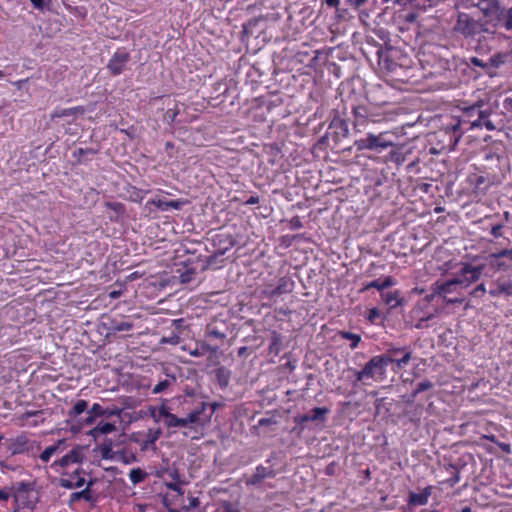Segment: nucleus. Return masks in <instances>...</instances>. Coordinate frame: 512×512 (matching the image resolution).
Wrapping results in <instances>:
<instances>
[{"instance_id":"2","label":"nucleus","mask_w":512,"mask_h":512,"mask_svg":"<svg viewBox=\"0 0 512 512\" xmlns=\"http://www.w3.org/2000/svg\"><path fill=\"white\" fill-rule=\"evenodd\" d=\"M484 106V102L480 100L473 105L463 108L462 120H459L456 124L451 126L453 132V146H455L462 137V132H460L462 122L470 124L471 128L481 127L482 119H486L490 116L491 110L483 109Z\"/></svg>"},{"instance_id":"11","label":"nucleus","mask_w":512,"mask_h":512,"mask_svg":"<svg viewBox=\"0 0 512 512\" xmlns=\"http://www.w3.org/2000/svg\"><path fill=\"white\" fill-rule=\"evenodd\" d=\"M484 270V265L472 266L471 264H464L459 271L458 277L464 280L462 284L464 287L469 286L471 283L476 282Z\"/></svg>"},{"instance_id":"49","label":"nucleus","mask_w":512,"mask_h":512,"mask_svg":"<svg viewBox=\"0 0 512 512\" xmlns=\"http://www.w3.org/2000/svg\"><path fill=\"white\" fill-rule=\"evenodd\" d=\"M507 9L502 7V6H499V9L494 12V15L495 16V24L494 26L497 27L498 25H501L502 26V23L505 21V13H506Z\"/></svg>"},{"instance_id":"47","label":"nucleus","mask_w":512,"mask_h":512,"mask_svg":"<svg viewBox=\"0 0 512 512\" xmlns=\"http://www.w3.org/2000/svg\"><path fill=\"white\" fill-rule=\"evenodd\" d=\"M97 153H98V150H96L94 148H77L73 152V157L78 158L80 160V157H82L84 155H88V154L95 155Z\"/></svg>"},{"instance_id":"20","label":"nucleus","mask_w":512,"mask_h":512,"mask_svg":"<svg viewBox=\"0 0 512 512\" xmlns=\"http://www.w3.org/2000/svg\"><path fill=\"white\" fill-rule=\"evenodd\" d=\"M431 491L432 487L428 486L418 493L410 492L408 497V504L410 506L426 505L431 495Z\"/></svg>"},{"instance_id":"51","label":"nucleus","mask_w":512,"mask_h":512,"mask_svg":"<svg viewBox=\"0 0 512 512\" xmlns=\"http://www.w3.org/2000/svg\"><path fill=\"white\" fill-rule=\"evenodd\" d=\"M502 27H504L507 31H512V7L508 8L505 13V21L502 23Z\"/></svg>"},{"instance_id":"54","label":"nucleus","mask_w":512,"mask_h":512,"mask_svg":"<svg viewBox=\"0 0 512 512\" xmlns=\"http://www.w3.org/2000/svg\"><path fill=\"white\" fill-rule=\"evenodd\" d=\"M449 468L453 469L454 473L448 479V483L450 484V486H454L460 481V473H459L458 469L452 464L449 465Z\"/></svg>"},{"instance_id":"27","label":"nucleus","mask_w":512,"mask_h":512,"mask_svg":"<svg viewBox=\"0 0 512 512\" xmlns=\"http://www.w3.org/2000/svg\"><path fill=\"white\" fill-rule=\"evenodd\" d=\"M489 294L492 297H497L501 294H505L507 296L512 295V281L498 282L494 289L489 290Z\"/></svg>"},{"instance_id":"16","label":"nucleus","mask_w":512,"mask_h":512,"mask_svg":"<svg viewBox=\"0 0 512 512\" xmlns=\"http://www.w3.org/2000/svg\"><path fill=\"white\" fill-rule=\"evenodd\" d=\"M381 137L382 132H380L378 135L369 132L365 138L356 142L358 149L376 150L378 148H384V141Z\"/></svg>"},{"instance_id":"3","label":"nucleus","mask_w":512,"mask_h":512,"mask_svg":"<svg viewBox=\"0 0 512 512\" xmlns=\"http://www.w3.org/2000/svg\"><path fill=\"white\" fill-rule=\"evenodd\" d=\"M488 22L474 19L471 15L465 12H459L456 22L453 26V31L462 35L464 38H474L477 34L492 33L488 26Z\"/></svg>"},{"instance_id":"8","label":"nucleus","mask_w":512,"mask_h":512,"mask_svg":"<svg viewBox=\"0 0 512 512\" xmlns=\"http://www.w3.org/2000/svg\"><path fill=\"white\" fill-rule=\"evenodd\" d=\"M187 203L186 200H167L159 197L152 198L146 202L145 207L150 209V206H154L160 211H169L171 209L180 210Z\"/></svg>"},{"instance_id":"24","label":"nucleus","mask_w":512,"mask_h":512,"mask_svg":"<svg viewBox=\"0 0 512 512\" xmlns=\"http://www.w3.org/2000/svg\"><path fill=\"white\" fill-rule=\"evenodd\" d=\"M158 415L164 419V423L168 428L178 427V419L176 415L169 412V408L166 405H161L158 408Z\"/></svg>"},{"instance_id":"1","label":"nucleus","mask_w":512,"mask_h":512,"mask_svg":"<svg viewBox=\"0 0 512 512\" xmlns=\"http://www.w3.org/2000/svg\"><path fill=\"white\" fill-rule=\"evenodd\" d=\"M381 85L372 86L366 92V104L352 106L353 126L360 130L368 123H380L384 120V101Z\"/></svg>"},{"instance_id":"61","label":"nucleus","mask_w":512,"mask_h":512,"mask_svg":"<svg viewBox=\"0 0 512 512\" xmlns=\"http://www.w3.org/2000/svg\"><path fill=\"white\" fill-rule=\"evenodd\" d=\"M105 414L103 416L110 417V416H119L122 412V410L116 406L112 408H105L104 409Z\"/></svg>"},{"instance_id":"64","label":"nucleus","mask_w":512,"mask_h":512,"mask_svg":"<svg viewBox=\"0 0 512 512\" xmlns=\"http://www.w3.org/2000/svg\"><path fill=\"white\" fill-rule=\"evenodd\" d=\"M261 295L268 299H273L276 296H279V293L274 292V288H266L261 291Z\"/></svg>"},{"instance_id":"10","label":"nucleus","mask_w":512,"mask_h":512,"mask_svg":"<svg viewBox=\"0 0 512 512\" xmlns=\"http://www.w3.org/2000/svg\"><path fill=\"white\" fill-rule=\"evenodd\" d=\"M330 412L327 407H315L309 413L298 415L294 417V422L297 425H303L306 422H325L326 415Z\"/></svg>"},{"instance_id":"46","label":"nucleus","mask_w":512,"mask_h":512,"mask_svg":"<svg viewBox=\"0 0 512 512\" xmlns=\"http://www.w3.org/2000/svg\"><path fill=\"white\" fill-rule=\"evenodd\" d=\"M216 377L221 386H227L228 379H229V372L224 367H220L216 370Z\"/></svg>"},{"instance_id":"18","label":"nucleus","mask_w":512,"mask_h":512,"mask_svg":"<svg viewBox=\"0 0 512 512\" xmlns=\"http://www.w3.org/2000/svg\"><path fill=\"white\" fill-rule=\"evenodd\" d=\"M406 303L407 299L400 290L386 291V307L389 310L402 308Z\"/></svg>"},{"instance_id":"29","label":"nucleus","mask_w":512,"mask_h":512,"mask_svg":"<svg viewBox=\"0 0 512 512\" xmlns=\"http://www.w3.org/2000/svg\"><path fill=\"white\" fill-rule=\"evenodd\" d=\"M265 479L264 466L258 465L254 473L245 479L246 486H257Z\"/></svg>"},{"instance_id":"53","label":"nucleus","mask_w":512,"mask_h":512,"mask_svg":"<svg viewBox=\"0 0 512 512\" xmlns=\"http://www.w3.org/2000/svg\"><path fill=\"white\" fill-rule=\"evenodd\" d=\"M104 409L99 403H94L89 410L90 414H93L96 418L101 417L105 414Z\"/></svg>"},{"instance_id":"21","label":"nucleus","mask_w":512,"mask_h":512,"mask_svg":"<svg viewBox=\"0 0 512 512\" xmlns=\"http://www.w3.org/2000/svg\"><path fill=\"white\" fill-rule=\"evenodd\" d=\"M485 17H492L494 12L499 9L500 0H478L475 4Z\"/></svg>"},{"instance_id":"59","label":"nucleus","mask_w":512,"mask_h":512,"mask_svg":"<svg viewBox=\"0 0 512 512\" xmlns=\"http://www.w3.org/2000/svg\"><path fill=\"white\" fill-rule=\"evenodd\" d=\"M485 293H486V288L483 283L479 284L471 291V295L473 297H480V296L484 295Z\"/></svg>"},{"instance_id":"41","label":"nucleus","mask_w":512,"mask_h":512,"mask_svg":"<svg viewBox=\"0 0 512 512\" xmlns=\"http://www.w3.org/2000/svg\"><path fill=\"white\" fill-rule=\"evenodd\" d=\"M340 336H341L342 339L350 340L351 341V343H350V348L351 349L357 348L358 344L361 341L360 335L352 333V332H349V331H341L340 332Z\"/></svg>"},{"instance_id":"26","label":"nucleus","mask_w":512,"mask_h":512,"mask_svg":"<svg viewBox=\"0 0 512 512\" xmlns=\"http://www.w3.org/2000/svg\"><path fill=\"white\" fill-rule=\"evenodd\" d=\"M99 449L102 459L115 461L116 451L113 450V441L111 439H105Z\"/></svg>"},{"instance_id":"15","label":"nucleus","mask_w":512,"mask_h":512,"mask_svg":"<svg viewBox=\"0 0 512 512\" xmlns=\"http://www.w3.org/2000/svg\"><path fill=\"white\" fill-rule=\"evenodd\" d=\"M325 4L330 8H335L339 18L347 19L350 12L354 11L353 0H325Z\"/></svg>"},{"instance_id":"6","label":"nucleus","mask_w":512,"mask_h":512,"mask_svg":"<svg viewBox=\"0 0 512 512\" xmlns=\"http://www.w3.org/2000/svg\"><path fill=\"white\" fill-rule=\"evenodd\" d=\"M384 9L379 8L378 10H370L368 12H362L361 18L370 26L375 35L380 39L384 40V27L381 26L383 22Z\"/></svg>"},{"instance_id":"42","label":"nucleus","mask_w":512,"mask_h":512,"mask_svg":"<svg viewBox=\"0 0 512 512\" xmlns=\"http://www.w3.org/2000/svg\"><path fill=\"white\" fill-rule=\"evenodd\" d=\"M146 473L140 468L131 469L129 472L130 481L136 485L144 481Z\"/></svg>"},{"instance_id":"58","label":"nucleus","mask_w":512,"mask_h":512,"mask_svg":"<svg viewBox=\"0 0 512 512\" xmlns=\"http://www.w3.org/2000/svg\"><path fill=\"white\" fill-rule=\"evenodd\" d=\"M167 488L171 491H174L176 492L177 494H180L182 495L183 494V490L181 488V481H177V482H169L166 484Z\"/></svg>"},{"instance_id":"43","label":"nucleus","mask_w":512,"mask_h":512,"mask_svg":"<svg viewBox=\"0 0 512 512\" xmlns=\"http://www.w3.org/2000/svg\"><path fill=\"white\" fill-rule=\"evenodd\" d=\"M175 377L171 376V378H166L164 380L159 381L153 388V394H160L164 392L173 382H175Z\"/></svg>"},{"instance_id":"33","label":"nucleus","mask_w":512,"mask_h":512,"mask_svg":"<svg viewBox=\"0 0 512 512\" xmlns=\"http://www.w3.org/2000/svg\"><path fill=\"white\" fill-rule=\"evenodd\" d=\"M218 350V346H211L206 343L200 344L199 347H196L195 349L191 350L189 354L194 357H200L207 353L213 354L216 353Z\"/></svg>"},{"instance_id":"60","label":"nucleus","mask_w":512,"mask_h":512,"mask_svg":"<svg viewBox=\"0 0 512 512\" xmlns=\"http://www.w3.org/2000/svg\"><path fill=\"white\" fill-rule=\"evenodd\" d=\"M18 468L19 466L11 465L6 460L0 458V469L2 470V472H4L5 470L17 471Z\"/></svg>"},{"instance_id":"38","label":"nucleus","mask_w":512,"mask_h":512,"mask_svg":"<svg viewBox=\"0 0 512 512\" xmlns=\"http://www.w3.org/2000/svg\"><path fill=\"white\" fill-rule=\"evenodd\" d=\"M366 319L372 324H382L384 322V316H382L381 311L376 307H373L368 310Z\"/></svg>"},{"instance_id":"48","label":"nucleus","mask_w":512,"mask_h":512,"mask_svg":"<svg viewBox=\"0 0 512 512\" xmlns=\"http://www.w3.org/2000/svg\"><path fill=\"white\" fill-rule=\"evenodd\" d=\"M367 42L370 44V43H373V45L376 47V57H377V64L379 66H381V61H382V56H383V53H384V48L383 46L381 45H378L376 43L375 40H373L370 36L367 38Z\"/></svg>"},{"instance_id":"56","label":"nucleus","mask_w":512,"mask_h":512,"mask_svg":"<svg viewBox=\"0 0 512 512\" xmlns=\"http://www.w3.org/2000/svg\"><path fill=\"white\" fill-rule=\"evenodd\" d=\"M432 386H433V384L430 381H428V380L422 381L417 384L414 394H418L423 391L429 390L432 388Z\"/></svg>"},{"instance_id":"39","label":"nucleus","mask_w":512,"mask_h":512,"mask_svg":"<svg viewBox=\"0 0 512 512\" xmlns=\"http://www.w3.org/2000/svg\"><path fill=\"white\" fill-rule=\"evenodd\" d=\"M371 288H375L379 291L380 296L384 297V280L381 278L375 279L373 281H370L368 283H365L361 289V291H366Z\"/></svg>"},{"instance_id":"55","label":"nucleus","mask_w":512,"mask_h":512,"mask_svg":"<svg viewBox=\"0 0 512 512\" xmlns=\"http://www.w3.org/2000/svg\"><path fill=\"white\" fill-rule=\"evenodd\" d=\"M503 227H504V224H502V223H498V224L492 225L491 229H490V234L494 238L502 237V229H503Z\"/></svg>"},{"instance_id":"19","label":"nucleus","mask_w":512,"mask_h":512,"mask_svg":"<svg viewBox=\"0 0 512 512\" xmlns=\"http://www.w3.org/2000/svg\"><path fill=\"white\" fill-rule=\"evenodd\" d=\"M82 470L76 469L71 475L70 479L61 478L59 485L65 489H73L82 487L85 484V478L81 477Z\"/></svg>"},{"instance_id":"34","label":"nucleus","mask_w":512,"mask_h":512,"mask_svg":"<svg viewBox=\"0 0 512 512\" xmlns=\"http://www.w3.org/2000/svg\"><path fill=\"white\" fill-rule=\"evenodd\" d=\"M88 411V402L84 399H79L73 405L72 409L69 411L68 415L70 418H76L84 412Z\"/></svg>"},{"instance_id":"14","label":"nucleus","mask_w":512,"mask_h":512,"mask_svg":"<svg viewBox=\"0 0 512 512\" xmlns=\"http://www.w3.org/2000/svg\"><path fill=\"white\" fill-rule=\"evenodd\" d=\"M221 243H224L225 245L219 246L212 255L208 256L205 259L204 264L202 265V270L212 268L214 264L217 262L218 258L223 256L226 253V251L231 249L235 244L234 240L231 237H227L224 241L219 239V244Z\"/></svg>"},{"instance_id":"40","label":"nucleus","mask_w":512,"mask_h":512,"mask_svg":"<svg viewBox=\"0 0 512 512\" xmlns=\"http://www.w3.org/2000/svg\"><path fill=\"white\" fill-rule=\"evenodd\" d=\"M178 273L180 282L186 284L194 280L196 271L194 268H185L183 271L178 269Z\"/></svg>"},{"instance_id":"52","label":"nucleus","mask_w":512,"mask_h":512,"mask_svg":"<svg viewBox=\"0 0 512 512\" xmlns=\"http://www.w3.org/2000/svg\"><path fill=\"white\" fill-rule=\"evenodd\" d=\"M488 187H489V184H487V179L485 176L479 175L476 177L475 189L486 190Z\"/></svg>"},{"instance_id":"9","label":"nucleus","mask_w":512,"mask_h":512,"mask_svg":"<svg viewBox=\"0 0 512 512\" xmlns=\"http://www.w3.org/2000/svg\"><path fill=\"white\" fill-rule=\"evenodd\" d=\"M464 283V280L460 277H455L451 280L447 281H436L432 284L431 290L434 291V294H437V296H440L443 298V300L446 297L447 294H450L455 291L456 286L462 285Z\"/></svg>"},{"instance_id":"36","label":"nucleus","mask_w":512,"mask_h":512,"mask_svg":"<svg viewBox=\"0 0 512 512\" xmlns=\"http://www.w3.org/2000/svg\"><path fill=\"white\" fill-rule=\"evenodd\" d=\"M133 328V323L128 321L112 320L109 326V330L113 333L130 331Z\"/></svg>"},{"instance_id":"25","label":"nucleus","mask_w":512,"mask_h":512,"mask_svg":"<svg viewBox=\"0 0 512 512\" xmlns=\"http://www.w3.org/2000/svg\"><path fill=\"white\" fill-rule=\"evenodd\" d=\"M85 113V108L83 106H76L71 108H56L52 114V118H62V117H68V116H76V115H82Z\"/></svg>"},{"instance_id":"5","label":"nucleus","mask_w":512,"mask_h":512,"mask_svg":"<svg viewBox=\"0 0 512 512\" xmlns=\"http://www.w3.org/2000/svg\"><path fill=\"white\" fill-rule=\"evenodd\" d=\"M130 59L131 56L129 52H127L124 48H119L109 59L106 68L112 76H118L125 71Z\"/></svg>"},{"instance_id":"44","label":"nucleus","mask_w":512,"mask_h":512,"mask_svg":"<svg viewBox=\"0 0 512 512\" xmlns=\"http://www.w3.org/2000/svg\"><path fill=\"white\" fill-rule=\"evenodd\" d=\"M116 430V427L114 424L110 422H100L94 429L93 433H99V434H109Z\"/></svg>"},{"instance_id":"63","label":"nucleus","mask_w":512,"mask_h":512,"mask_svg":"<svg viewBox=\"0 0 512 512\" xmlns=\"http://www.w3.org/2000/svg\"><path fill=\"white\" fill-rule=\"evenodd\" d=\"M511 249H503L499 252H495L490 254V258L498 259L502 257H509Z\"/></svg>"},{"instance_id":"35","label":"nucleus","mask_w":512,"mask_h":512,"mask_svg":"<svg viewBox=\"0 0 512 512\" xmlns=\"http://www.w3.org/2000/svg\"><path fill=\"white\" fill-rule=\"evenodd\" d=\"M65 443V440H59L57 444L48 446L44 449V451L40 454V459L42 462L47 463L51 456L54 455L59 449L60 446Z\"/></svg>"},{"instance_id":"30","label":"nucleus","mask_w":512,"mask_h":512,"mask_svg":"<svg viewBox=\"0 0 512 512\" xmlns=\"http://www.w3.org/2000/svg\"><path fill=\"white\" fill-rule=\"evenodd\" d=\"M294 288V282L289 277H281L277 286L274 288L275 293L279 295L291 293Z\"/></svg>"},{"instance_id":"4","label":"nucleus","mask_w":512,"mask_h":512,"mask_svg":"<svg viewBox=\"0 0 512 512\" xmlns=\"http://www.w3.org/2000/svg\"><path fill=\"white\" fill-rule=\"evenodd\" d=\"M1 444L4 445L5 453L9 458L16 455H28L33 450L34 442L25 433H20L13 438L4 437Z\"/></svg>"},{"instance_id":"22","label":"nucleus","mask_w":512,"mask_h":512,"mask_svg":"<svg viewBox=\"0 0 512 512\" xmlns=\"http://www.w3.org/2000/svg\"><path fill=\"white\" fill-rule=\"evenodd\" d=\"M82 460V452L80 447L73 448L69 453L61 457L58 461L54 463V465H59L60 467H66L72 463H79Z\"/></svg>"},{"instance_id":"62","label":"nucleus","mask_w":512,"mask_h":512,"mask_svg":"<svg viewBox=\"0 0 512 512\" xmlns=\"http://www.w3.org/2000/svg\"><path fill=\"white\" fill-rule=\"evenodd\" d=\"M185 418L189 424H194L199 421V411L192 410Z\"/></svg>"},{"instance_id":"37","label":"nucleus","mask_w":512,"mask_h":512,"mask_svg":"<svg viewBox=\"0 0 512 512\" xmlns=\"http://www.w3.org/2000/svg\"><path fill=\"white\" fill-rule=\"evenodd\" d=\"M507 54L505 53H496L492 55L489 60L487 61L488 70L490 68H499L501 65H503L506 62Z\"/></svg>"},{"instance_id":"31","label":"nucleus","mask_w":512,"mask_h":512,"mask_svg":"<svg viewBox=\"0 0 512 512\" xmlns=\"http://www.w3.org/2000/svg\"><path fill=\"white\" fill-rule=\"evenodd\" d=\"M92 485H93V481L90 480L87 483V487L85 489L72 493L70 495V503L76 502L80 499H84L85 501L90 502L92 500L91 489H90Z\"/></svg>"},{"instance_id":"7","label":"nucleus","mask_w":512,"mask_h":512,"mask_svg":"<svg viewBox=\"0 0 512 512\" xmlns=\"http://www.w3.org/2000/svg\"><path fill=\"white\" fill-rule=\"evenodd\" d=\"M384 372V354L373 357L358 373L359 380L375 379Z\"/></svg>"},{"instance_id":"17","label":"nucleus","mask_w":512,"mask_h":512,"mask_svg":"<svg viewBox=\"0 0 512 512\" xmlns=\"http://www.w3.org/2000/svg\"><path fill=\"white\" fill-rule=\"evenodd\" d=\"M411 352L405 349H388L386 351V365L397 362V365L401 367L403 364H407L410 360Z\"/></svg>"},{"instance_id":"32","label":"nucleus","mask_w":512,"mask_h":512,"mask_svg":"<svg viewBox=\"0 0 512 512\" xmlns=\"http://www.w3.org/2000/svg\"><path fill=\"white\" fill-rule=\"evenodd\" d=\"M282 348V336L276 331H272L270 344L268 347L269 353L277 356Z\"/></svg>"},{"instance_id":"50","label":"nucleus","mask_w":512,"mask_h":512,"mask_svg":"<svg viewBox=\"0 0 512 512\" xmlns=\"http://www.w3.org/2000/svg\"><path fill=\"white\" fill-rule=\"evenodd\" d=\"M335 125L339 129V131L337 132L338 134H341L343 137L348 136L349 129H348V123L346 120H339L335 123Z\"/></svg>"},{"instance_id":"13","label":"nucleus","mask_w":512,"mask_h":512,"mask_svg":"<svg viewBox=\"0 0 512 512\" xmlns=\"http://www.w3.org/2000/svg\"><path fill=\"white\" fill-rule=\"evenodd\" d=\"M396 123L392 129L404 128L406 126H412L413 122L408 119V114L404 112L402 108H393L386 110V122Z\"/></svg>"},{"instance_id":"28","label":"nucleus","mask_w":512,"mask_h":512,"mask_svg":"<svg viewBox=\"0 0 512 512\" xmlns=\"http://www.w3.org/2000/svg\"><path fill=\"white\" fill-rule=\"evenodd\" d=\"M137 461V457L134 452L127 449L117 450L115 462H120L125 465L132 464Z\"/></svg>"},{"instance_id":"12","label":"nucleus","mask_w":512,"mask_h":512,"mask_svg":"<svg viewBox=\"0 0 512 512\" xmlns=\"http://www.w3.org/2000/svg\"><path fill=\"white\" fill-rule=\"evenodd\" d=\"M388 147L391 149L388 152L386 161L389 160L390 162H393L396 167H399L402 163H404L407 155L410 154V149L407 145H392L386 141V148Z\"/></svg>"},{"instance_id":"57","label":"nucleus","mask_w":512,"mask_h":512,"mask_svg":"<svg viewBox=\"0 0 512 512\" xmlns=\"http://www.w3.org/2000/svg\"><path fill=\"white\" fill-rule=\"evenodd\" d=\"M470 63L475 67H480V68L484 69L486 72L488 71L487 62H484L482 59H480L478 57H471Z\"/></svg>"},{"instance_id":"45","label":"nucleus","mask_w":512,"mask_h":512,"mask_svg":"<svg viewBox=\"0 0 512 512\" xmlns=\"http://www.w3.org/2000/svg\"><path fill=\"white\" fill-rule=\"evenodd\" d=\"M206 336L217 339V340H224L226 338V333L219 330L215 326L208 325L205 331Z\"/></svg>"},{"instance_id":"23","label":"nucleus","mask_w":512,"mask_h":512,"mask_svg":"<svg viewBox=\"0 0 512 512\" xmlns=\"http://www.w3.org/2000/svg\"><path fill=\"white\" fill-rule=\"evenodd\" d=\"M259 25V19L252 18L247 22L243 23L241 31V41L248 42L251 37H257L255 35V29Z\"/></svg>"}]
</instances>
